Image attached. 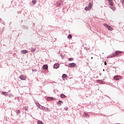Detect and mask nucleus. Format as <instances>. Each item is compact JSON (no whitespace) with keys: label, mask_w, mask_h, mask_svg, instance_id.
<instances>
[{"label":"nucleus","mask_w":124,"mask_h":124,"mask_svg":"<svg viewBox=\"0 0 124 124\" xmlns=\"http://www.w3.org/2000/svg\"><path fill=\"white\" fill-rule=\"evenodd\" d=\"M74 59L73 58H69V61H70V62L73 61Z\"/></svg>","instance_id":"nucleus-21"},{"label":"nucleus","mask_w":124,"mask_h":124,"mask_svg":"<svg viewBox=\"0 0 124 124\" xmlns=\"http://www.w3.org/2000/svg\"><path fill=\"white\" fill-rule=\"evenodd\" d=\"M69 67H75L76 66V64L75 63H71L68 65Z\"/></svg>","instance_id":"nucleus-4"},{"label":"nucleus","mask_w":124,"mask_h":124,"mask_svg":"<svg viewBox=\"0 0 124 124\" xmlns=\"http://www.w3.org/2000/svg\"><path fill=\"white\" fill-rule=\"evenodd\" d=\"M25 110H26V111H28V108H25Z\"/></svg>","instance_id":"nucleus-27"},{"label":"nucleus","mask_w":124,"mask_h":124,"mask_svg":"<svg viewBox=\"0 0 124 124\" xmlns=\"http://www.w3.org/2000/svg\"><path fill=\"white\" fill-rule=\"evenodd\" d=\"M61 98H66V96L64 94H61L60 95Z\"/></svg>","instance_id":"nucleus-14"},{"label":"nucleus","mask_w":124,"mask_h":124,"mask_svg":"<svg viewBox=\"0 0 124 124\" xmlns=\"http://www.w3.org/2000/svg\"><path fill=\"white\" fill-rule=\"evenodd\" d=\"M36 2H37L36 0H33L32 1V4H35L36 3Z\"/></svg>","instance_id":"nucleus-17"},{"label":"nucleus","mask_w":124,"mask_h":124,"mask_svg":"<svg viewBox=\"0 0 124 124\" xmlns=\"http://www.w3.org/2000/svg\"><path fill=\"white\" fill-rule=\"evenodd\" d=\"M85 10L86 11H89V10H91V8L89 7H86L85 8Z\"/></svg>","instance_id":"nucleus-15"},{"label":"nucleus","mask_w":124,"mask_h":124,"mask_svg":"<svg viewBox=\"0 0 124 124\" xmlns=\"http://www.w3.org/2000/svg\"><path fill=\"white\" fill-rule=\"evenodd\" d=\"M20 79H21V80H26V77L21 75L19 77Z\"/></svg>","instance_id":"nucleus-9"},{"label":"nucleus","mask_w":124,"mask_h":124,"mask_svg":"<svg viewBox=\"0 0 124 124\" xmlns=\"http://www.w3.org/2000/svg\"><path fill=\"white\" fill-rule=\"evenodd\" d=\"M108 1V3H109V5L110 6H113L114 5V4L113 3V0H107Z\"/></svg>","instance_id":"nucleus-5"},{"label":"nucleus","mask_w":124,"mask_h":124,"mask_svg":"<svg viewBox=\"0 0 124 124\" xmlns=\"http://www.w3.org/2000/svg\"><path fill=\"white\" fill-rule=\"evenodd\" d=\"M59 67H60V64L59 63H56L53 66V68H59Z\"/></svg>","instance_id":"nucleus-6"},{"label":"nucleus","mask_w":124,"mask_h":124,"mask_svg":"<svg viewBox=\"0 0 124 124\" xmlns=\"http://www.w3.org/2000/svg\"><path fill=\"white\" fill-rule=\"evenodd\" d=\"M67 77V76L65 74H63L62 75V78H66Z\"/></svg>","instance_id":"nucleus-18"},{"label":"nucleus","mask_w":124,"mask_h":124,"mask_svg":"<svg viewBox=\"0 0 124 124\" xmlns=\"http://www.w3.org/2000/svg\"><path fill=\"white\" fill-rule=\"evenodd\" d=\"M36 105H37V106L38 107H39V106H40V105L39 103H36Z\"/></svg>","instance_id":"nucleus-25"},{"label":"nucleus","mask_w":124,"mask_h":124,"mask_svg":"<svg viewBox=\"0 0 124 124\" xmlns=\"http://www.w3.org/2000/svg\"><path fill=\"white\" fill-rule=\"evenodd\" d=\"M107 64V63H106V61L105 62V65H106Z\"/></svg>","instance_id":"nucleus-28"},{"label":"nucleus","mask_w":124,"mask_h":124,"mask_svg":"<svg viewBox=\"0 0 124 124\" xmlns=\"http://www.w3.org/2000/svg\"><path fill=\"white\" fill-rule=\"evenodd\" d=\"M68 38L69 39H71V38H72V36L71 35H69L68 36Z\"/></svg>","instance_id":"nucleus-19"},{"label":"nucleus","mask_w":124,"mask_h":124,"mask_svg":"<svg viewBox=\"0 0 124 124\" xmlns=\"http://www.w3.org/2000/svg\"><path fill=\"white\" fill-rule=\"evenodd\" d=\"M43 69H44L45 70H47V69H48V65H44L43 67Z\"/></svg>","instance_id":"nucleus-8"},{"label":"nucleus","mask_w":124,"mask_h":124,"mask_svg":"<svg viewBox=\"0 0 124 124\" xmlns=\"http://www.w3.org/2000/svg\"><path fill=\"white\" fill-rule=\"evenodd\" d=\"M39 107L40 109H42L43 110H44V109H45V108L42 107V106H41L40 105L39 106Z\"/></svg>","instance_id":"nucleus-16"},{"label":"nucleus","mask_w":124,"mask_h":124,"mask_svg":"<svg viewBox=\"0 0 124 124\" xmlns=\"http://www.w3.org/2000/svg\"><path fill=\"white\" fill-rule=\"evenodd\" d=\"M1 94H3V95H4L5 96H7V93L5 92H2Z\"/></svg>","instance_id":"nucleus-13"},{"label":"nucleus","mask_w":124,"mask_h":124,"mask_svg":"<svg viewBox=\"0 0 124 124\" xmlns=\"http://www.w3.org/2000/svg\"><path fill=\"white\" fill-rule=\"evenodd\" d=\"M34 71H36V70H34Z\"/></svg>","instance_id":"nucleus-32"},{"label":"nucleus","mask_w":124,"mask_h":124,"mask_svg":"<svg viewBox=\"0 0 124 124\" xmlns=\"http://www.w3.org/2000/svg\"><path fill=\"white\" fill-rule=\"evenodd\" d=\"M62 103H63V102L62 101L59 100L58 102L57 103V105L59 106H61L62 104Z\"/></svg>","instance_id":"nucleus-11"},{"label":"nucleus","mask_w":124,"mask_h":124,"mask_svg":"<svg viewBox=\"0 0 124 124\" xmlns=\"http://www.w3.org/2000/svg\"><path fill=\"white\" fill-rule=\"evenodd\" d=\"M64 109L66 111H67V110H68V108H64Z\"/></svg>","instance_id":"nucleus-26"},{"label":"nucleus","mask_w":124,"mask_h":124,"mask_svg":"<svg viewBox=\"0 0 124 124\" xmlns=\"http://www.w3.org/2000/svg\"><path fill=\"white\" fill-rule=\"evenodd\" d=\"M91 59H93V57L91 58Z\"/></svg>","instance_id":"nucleus-33"},{"label":"nucleus","mask_w":124,"mask_h":124,"mask_svg":"<svg viewBox=\"0 0 124 124\" xmlns=\"http://www.w3.org/2000/svg\"><path fill=\"white\" fill-rule=\"evenodd\" d=\"M54 98H53V97H48L47 98V101H52V100H53Z\"/></svg>","instance_id":"nucleus-10"},{"label":"nucleus","mask_w":124,"mask_h":124,"mask_svg":"<svg viewBox=\"0 0 124 124\" xmlns=\"http://www.w3.org/2000/svg\"><path fill=\"white\" fill-rule=\"evenodd\" d=\"M100 84H104V81H103L102 80H100Z\"/></svg>","instance_id":"nucleus-24"},{"label":"nucleus","mask_w":124,"mask_h":124,"mask_svg":"<svg viewBox=\"0 0 124 124\" xmlns=\"http://www.w3.org/2000/svg\"><path fill=\"white\" fill-rule=\"evenodd\" d=\"M123 53L122 51L117 50L115 51V54H113L109 56V58H115L116 56H119V54H122Z\"/></svg>","instance_id":"nucleus-1"},{"label":"nucleus","mask_w":124,"mask_h":124,"mask_svg":"<svg viewBox=\"0 0 124 124\" xmlns=\"http://www.w3.org/2000/svg\"><path fill=\"white\" fill-rule=\"evenodd\" d=\"M0 21H1V18H0Z\"/></svg>","instance_id":"nucleus-31"},{"label":"nucleus","mask_w":124,"mask_h":124,"mask_svg":"<svg viewBox=\"0 0 124 124\" xmlns=\"http://www.w3.org/2000/svg\"><path fill=\"white\" fill-rule=\"evenodd\" d=\"M61 5H62V2L60 1L59 2H57V6L59 7L60 6H61Z\"/></svg>","instance_id":"nucleus-7"},{"label":"nucleus","mask_w":124,"mask_h":124,"mask_svg":"<svg viewBox=\"0 0 124 124\" xmlns=\"http://www.w3.org/2000/svg\"><path fill=\"white\" fill-rule=\"evenodd\" d=\"M113 78L114 80L118 81L119 80H121V79H123V77L121 76H115Z\"/></svg>","instance_id":"nucleus-3"},{"label":"nucleus","mask_w":124,"mask_h":124,"mask_svg":"<svg viewBox=\"0 0 124 124\" xmlns=\"http://www.w3.org/2000/svg\"><path fill=\"white\" fill-rule=\"evenodd\" d=\"M103 25L104 26V27L107 28V29H108V31H113L114 30L113 28L111 27L109 25H108L106 23H104Z\"/></svg>","instance_id":"nucleus-2"},{"label":"nucleus","mask_w":124,"mask_h":124,"mask_svg":"<svg viewBox=\"0 0 124 124\" xmlns=\"http://www.w3.org/2000/svg\"><path fill=\"white\" fill-rule=\"evenodd\" d=\"M21 53H22V54H27L28 52L27 50H22L21 51Z\"/></svg>","instance_id":"nucleus-12"},{"label":"nucleus","mask_w":124,"mask_h":124,"mask_svg":"<svg viewBox=\"0 0 124 124\" xmlns=\"http://www.w3.org/2000/svg\"><path fill=\"white\" fill-rule=\"evenodd\" d=\"M16 114H19V113H20V110H16Z\"/></svg>","instance_id":"nucleus-23"},{"label":"nucleus","mask_w":124,"mask_h":124,"mask_svg":"<svg viewBox=\"0 0 124 124\" xmlns=\"http://www.w3.org/2000/svg\"><path fill=\"white\" fill-rule=\"evenodd\" d=\"M35 48H31V52H35Z\"/></svg>","instance_id":"nucleus-22"},{"label":"nucleus","mask_w":124,"mask_h":124,"mask_svg":"<svg viewBox=\"0 0 124 124\" xmlns=\"http://www.w3.org/2000/svg\"><path fill=\"white\" fill-rule=\"evenodd\" d=\"M46 110H49L48 108H46Z\"/></svg>","instance_id":"nucleus-30"},{"label":"nucleus","mask_w":124,"mask_h":124,"mask_svg":"<svg viewBox=\"0 0 124 124\" xmlns=\"http://www.w3.org/2000/svg\"><path fill=\"white\" fill-rule=\"evenodd\" d=\"M123 1H122V3L123 4H124V0H122Z\"/></svg>","instance_id":"nucleus-29"},{"label":"nucleus","mask_w":124,"mask_h":124,"mask_svg":"<svg viewBox=\"0 0 124 124\" xmlns=\"http://www.w3.org/2000/svg\"><path fill=\"white\" fill-rule=\"evenodd\" d=\"M92 3H89L88 5V7H89V8L91 9L92 8Z\"/></svg>","instance_id":"nucleus-20"}]
</instances>
